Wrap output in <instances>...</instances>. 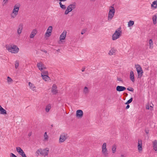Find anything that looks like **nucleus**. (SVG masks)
<instances>
[{
    "instance_id": "1",
    "label": "nucleus",
    "mask_w": 157,
    "mask_h": 157,
    "mask_svg": "<svg viewBox=\"0 0 157 157\" xmlns=\"http://www.w3.org/2000/svg\"><path fill=\"white\" fill-rule=\"evenodd\" d=\"M122 33L121 28L120 27L116 30L115 32L112 35V40H115L119 38L121 36Z\"/></svg>"
},
{
    "instance_id": "2",
    "label": "nucleus",
    "mask_w": 157,
    "mask_h": 157,
    "mask_svg": "<svg viewBox=\"0 0 157 157\" xmlns=\"http://www.w3.org/2000/svg\"><path fill=\"white\" fill-rule=\"evenodd\" d=\"M6 48L9 52L13 53H17L18 52L19 50L18 48L15 45L9 46L7 47Z\"/></svg>"
},
{
    "instance_id": "3",
    "label": "nucleus",
    "mask_w": 157,
    "mask_h": 157,
    "mask_svg": "<svg viewBox=\"0 0 157 157\" xmlns=\"http://www.w3.org/2000/svg\"><path fill=\"white\" fill-rule=\"evenodd\" d=\"M111 8L109 10L108 13V20H111L113 17L115 12V10L113 7L111 6Z\"/></svg>"
},
{
    "instance_id": "4",
    "label": "nucleus",
    "mask_w": 157,
    "mask_h": 157,
    "mask_svg": "<svg viewBox=\"0 0 157 157\" xmlns=\"http://www.w3.org/2000/svg\"><path fill=\"white\" fill-rule=\"evenodd\" d=\"M68 138L67 134L66 133H63L60 135L59 140V143L64 142Z\"/></svg>"
},
{
    "instance_id": "5",
    "label": "nucleus",
    "mask_w": 157,
    "mask_h": 157,
    "mask_svg": "<svg viewBox=\"0 0 157 157\" xmlns=\"http://www.w3.org/2000/svg\"><path fill=\"white\" fill-rule=\"evenodd\" d=\"M67 32L66 31H64L61 33L59 37V43L60 44V43L62 42V40L65 39L66 36Z\"/></svg>"
},
{
    "instance_id": "6",
    "label": "nucleus",
    "mask_w": 157,
    "mask_h": 157,
    "mask_svg": "<svg viewBox=\"0 0 157 157\" xmlns=\"http://www.w3.org/2000/svg\"><path fill=\"white\" fill-rule=\"evenodd\" d=\"M57 89V87L56 85L55 84H53L51 88V92L52 94L55 95L58 93Z\"/></svg>"
},
{
    "instance_id": "7",
    "label": "nucleus",
    "mask_w": 157,
    "mask_h": 157,
    "mask_svg": "<svg viewBox=\"0 0 157 157\" xmlns=\"http://www.w3.org/2000/svg\"><path fill=\"white\" fill-rule=\"evenodd\" d=\"M52 29V26H49L48 27L45 34L46 36L49 37L51 35Z\"/></svg>"
},
{
    "instance_id": "8",
    "label": "nucleus",
    "mask_w": 157,
    "mask_h": 157,
    "mask_svg": "<svg viewBox=\"0 0 157 157\" xmlns=\"http://www.w3.org/2000/svg\"><path fill=\"white\" fill-rule=\"evenodd\" d=\"M83 112L81 110H78L76 112V116L78 118H81L83 116Z\"/></svg>"
},
{
    "instance_id": "9",
    "label": "nucleus",
    "mask_w": 157,
    "mask_h": 157,
    "mask_svg": "<svg viewBox=\"0 0 157 157\" xmlns=\"http://www.w3.org/2000/svg\"><path fill=\"white\" fill-rule=\"evenodd\" d=\"M20 6V5L18 4L14 6L13 11V13H15L18 14Z\"/></svg>"
},
{
    "instance_id": "10",
    "label": "nucleus",
    "mask_w": 157,
    "mask_h": 157,
    "mask_svg": "<svg viewBox=\"0 0 157 157\" xmlns=\"http://www.w3.org/2000/svg\"><path fill=\"white\" fill-rule=\"evenodd\" d=\"M76 7L75 3H73V4H71L68 6L67 9L68 10L70 11L71 12L73 9H74Z\"/></svg>"
},
{
    "instance_id": "11",
    "label": "nucleus",
    "mask_w": 157,
    "mask_h": 157,
    "mask_svg": "<svg viewBox=\"0 0 157 157\" xmlns=\"http://www.w3.org/2000/svg\"><path fill=\"white\" fill-rule=\"evenodd\" d=\"M138 148L139 152L142 151V141L141 140H139L138 141Z\"/></svg>"
},
{
    "instance_id": "12",
    "label": "nucleus",
    "mask_w": 157,
    "mask_h": 157,
    "mask_svg": "<svg viewBox=\"0 0 157 157\" xmlns=\"http://www.w3.org/2000/svg\"><path fill=\"white\" fill-rule=\"evenodd\" d=\"M23 29V25L22 23H20L18 26L17 30V33L18 34L20 35Z\"/></svg>"
},
{
    "instance_id": "13",
    "label": "nucleus",
    "mask_w": 157,
    "mask_h": 157,
    "mask_svg": "<svg viewBox=\"0 0 157 157\" xmlns=\"http://www.w3.org/2000/svg\"><path fill=\"white\" fill-rule=\"evenodd\" d=\"M126 89V88L123 86H117L116 87V90L117 91L120 92L123 91Z\"/></svg>"
},
{
    "instance_id": "14",
    "label": "nucleus",
    "mask_w": 157,
    "mask_h": 157,
    "mask_svg": "<svg viewBox=\"0 0 157 157\" xmlns=\"http://www.w3.org/2000/svg\"><path fill=\"white\" fill-rule=\"evenodd\" d=\"M138 75V78H141V77H142L144 72L143 71L142 69H136Z\"/></svg>"
},
{
    "instance_id": "15",
    "label": "nucleus",
    "mask_w": 157,
    "mask_h": 157,
    "mask_svg": "<svg viewBox=\"0 0 157 157\" xmlns=\"http://www.w3.org/2000/svg\"><path fill=\"white\" fill-rule=\"evenodd\" d=\"M152 147L153 149L155 151H157V141L155 140L152 142Z\"/></svg>"
},
{
    "instance_id": "16",
    "label": "nucleus",
    "mask_w": 157,
    "mask_h": 157,
    "mask_svg": "<svg viewBox=\"0 0 157 157\" xmlns=\"http://www.w3.org/2000/svg\"><path fill=\"white\" fill-rule=\"evenodd\" d=\"M37 31L36 29H34L32 30V31L31 32V33L30 34V37L31 38H33L36 34L37 33Z\"/></svg>"
},
{
    "instance_id": "17",
    "label": "nucleus",
    "mask_w": 157,
    "mask_h": 157,
    "mask_svg": "<svg viewBox=\"0 0 157 157\" xmlns=\"http://www.w3.org/2000/svg\"><path fill=\"white\" fill-rule=\"evenodd\" d=\"M49 149L48 148H46L43 149V155L44 156H47L48 155Z\"/></svg>"
},
{
    "instance_id": "18",
    "label": "nucleus",
    "mask_w": 157,
    "mask_h": 157,
    "mask_svg": "<svg viewBox=\"0 0 157 157\" xmlns=\"http://www.w3.org/2000/svg\"><path fill=\"white\" fill-rule=\"evenodd\" d=\"M130 78L132 82H134L135 79L134 74L133 72L132 71H131L130 72Z\"/></svg>"
},
{
    "instance_id": "19",
    "label": "nucleus",
    "mask_w": 157,
    "mask_h": 157,
    "mask_svg": "<svg viewBox=\"0 0 157 157\" xmlns=\"http://www.w3.org/2000/svg\"><path fill=\"white\" fill-rule=\"evenodd\" d=\"M29 86L30 88L33 91H35L36 89V87L34 86V85L31 82L29 83Z\"/></svg>"
},
{
    "instance_id": "20",
    "label": "nucleus",
    "mask_w": 157,
    "mask_h": 157,
    "mask_svg": "<svg viewBox=\"0 0 157 157\" xmlns=\"http://www.w3.org/2000/svg\"><path fill=\"white\" fill-rule=\"evenodd\" d=\"M37 67L38 69H46V68L42 63H38L37 64Z\"/></svg>"
},
{
    "instance_id": "21",
    "label": "nucleus",
    "mask_w": 157,
    "mask_h": 157,
    "mask_svg": "<svg viewBox=\"0 0 157 157\" xmlns=\"http://www.w3.org/2000/svg\"><path fill=\"white\" fill-rule=\"evenodd\" d=\"M39 153H40V155H43V149L41 148H40L36 151V153L37 156H38L39 155Z\"/></svg>"
},
{
    "instance_id": "22",
    "label": "nucleus",
    "mask_w": 157,
    "mask_h": 157,
    "mask_svg": "<svg viewBox=\"0 0 157 157\" xmlns=\"http://www.w3.org/2000/svg\"><path fill=\"white\" fill-rule=\"evenodd\" d=\"M0 113L2 114H7L6 111L0 105Z\"/></svg>"
},
{
    "instance_id": "23",
    "label": "nucleus",
    "mask_w": 157,
    "mask_h": 157,
    "mask_svg": "<svg viewBox=\"0 0 157 157\" xmlns=\"http://www.w3.org/2000/svg\"><path fill=\"white\" fill-rule=\"evenodd\" d=\"M102 152L103 155L105 157H107L108 155V152L107 149H103L102 150Z\"/></svg>"
},
{
    "instance_id": "24",
    "label": "nucleus",
    "mask_w": 157,
    "mask_h": 157,
    "mask_svg": "<svg viewBox=\"0 0 157 157\" xmlns=\"http://www.w3.org/2000/svg\"><path fill=\"white\" fill-rule=\"evenodd\" d=\"M116 50L114 48H112L109 52V54L110 56L114 55L116 52Z\"/></svg>"
},
{
    "instance_id": "25",
    "label": "nucleus",
    "mask_w": 157,
    "mask_h": 157,
    "mask_svg": "<svg viewBox=\"0 0 157 157\" xmlns=\"http://www.w3.org/2000/svg\"><path fill=\"white\" fill-rule=\"evenodd\" d=\"M151 6L152 7H153L155 8H157V0L154 1L152 2L151 5Z\"/></svg>"
},
{
    "instance_id": "26",
    "label": "nucleus",
    "mask_w": 157,
    "mask_h": 157,
    "mask_svg": "<svg viewBox=\"0 0 157 157\" xmlns=\"http://www.w3.org/2000/svg\"><path fill=\"white\" fill-rule=\"evenodd\" d=\"M41 71V75H48V71H44V69H40Z\"/></svg>"
},
{
    "instance_id": "27",
    "label": "nucleus",
    "mask_w": 157,
    "mask_h": 157,
    "mask_svg": "<svg viewBox=\"0 0 157 157\" xmlns=\"http://www.w3.org/2000/svg\"><path fill=\"white\" fill-rule=\"evenodd\" d=\"M83 93L85 94H88L89 91L88 88L86 87H85L83 90Z\"/></svg>"
},
{
    "instance_id": "28",
    "label": "nucleus",
    "mask_w": 157,
    "mask_h": 157,
    "mask_svg": "<svg viewBox=\"0 0 157 157\" xmlns=\"http://www.w3.org/2000/svg\"><path fill=\"white\" fill-rule=\"evenodd\" d=\"M41 76L43 78V79L46 81L49 79V77L48 76V75H42Z\"/></svg>"
},
{
    "instance_id": "29",
    "label": "nucleus",
    "mask_w": 157,
    "mask_h": 157,
    "mask_svg": "<svg viewBox=\"0 0 157 157\" xmlns=\"http://www.w3.org/2000/svg\"><path fill=\"white\" fill-rule=\"evenodd\" d=\"M157 16L156 15L153 16L152 17L153 23L155 25L156 23Z\"/></svg>"
},
{
    "instance_id": "30",
    "label": "nucleus",
    "mask_w": 157,
    "mask_h": 157,
    "mask_svg": "<svg viewBox=\"0 0 157 157\" xmlns=\"http://www.w3.org/2000/svg\"><path fill=\"white\" fill-rule=\"evenodd\" d=\"M16 149L17 151L19 154L23 151V150L20 147H16Z\"/></svg>"
},
{
    "instance_id": "31",
    "label": "nucleus",
    "mask_w": 157,
    "mask_h": 157,
    "mask_svg": "<svg viewBox=\"0 0 157 157\" xmlns=\"http://www.w3.org/2000/svg\"><path fill=\"white\" fill-rule=\"evenodd\" d=\"M60 7L62 9L65 10L66 9V6L65 5H63L61 2H59V3Z\"/></svg>"
},
{
    "instance_id": "32",
    "label": "nucleus",
    "mask_w": 157,
    "mask_h": 157,
    "mask_svg": "<svg viewBox=\"0 0 157 157\" xmlns=\"http://www.w3.org/2000/svg\"><path fill=\"white\" fill-rule=\"evenodd\" d=\"M149 44L150 48H152L153 47L152 46L153 45V41L151 39H150L149 40Z\"/></svg>"
},
{
    "instance_id": "33",
    "label": "nucleus",
    "mask_w": 157,
    "mask_h": 157,
    "mask_svg": "<svg viewBox=\"0 0 157 157\" xmlns=\"http://www.w3.org/2000/svg\"><path fill=\"white\" fill-rule=\"evenodd\" d=\"M51 108V106L50 105H47L45 108V110L47 112H48Z\"/></svg>"
},
{
    "instance_id": "34",
    "label": "nucleus",
    "mask_w": 157,
    "mask_h": 157,
    "mask_svg": "<svg viewBox=\"0 0 157 157\" xmlns=\"http://www.w3.org/2000/svg\"><path fill=\"white\" fill-rule=\"evenodd\" d=\"M134 24V21H130L128 22V27H130L133 25Z\"/></svg>"
},
{
    "instance_id": "35",
    "label": "nucleus",
    "mask_w": 157,
    "mask_h": 157,
    "mask_svg": "<svg viewBox=\"0 0 157 157\" xmlns=\"http://www.w3.org/2000/svg\"><path fill=\"white\" fill-rule=\"evenodd\" d=\"M44 141L47 140L48 139V136L47 135V132H45L44 135Z\"/></svg>"
},
{
    "instance_id": "36",
    "label": "nucleus",
    "mask_w": 157,
    "mask_h": 157,
    "mask_svg": "<svg viewBox=\"0 0 157 157\" xmlns=\"http://www.w3.org/2000/svg\"><path fill=\"white\" fill-rule=\"evenodd\" d=\"M116 146L115 145H113L112 146V152L113 153H114L115 152H116Z\"/></svg>"
},
{
    "instance_id": "37",
    "label": "nucleus",
    "mask_w": 157,
    "mask_h": 157,
    "mask_svg": "<svg viewBox=\"0 0 157 157\" xmlns=\"http://www.w3.org/2000/svg\"><path fill=\"white\" fill-rule=\"evenodd\" d=\"M19 154L21 155L22 157H27L23 151H22Z\"/></svg>"
},
{
    "instance_id": "38",
    "label": "nucleus",
    "mask_w": 157,
    "mask_h": 157,
    "mask_svg": "<svg viewBox=\"0 0 157 157\" xmlns=\"http://www.w3.org/2000/svg\"><path fill=\"white\" fill-rule=\"evenodd\" d=\"M17 15V14L15 13H12L11 14V17L12 18H14L15 17H16Z\"/></svg>"
},
{
    "instance_id": "39",
    "label": "nucleus",
    "mask_w": 157,
    "mask_h": 157,
    "mask_svg": "<svg viewBox=\"0 0 157 157\" xmlns=\"http://www.w3.org/2000/svg\"><path fill=\"white\" fill-rule=\"evenodd\" d=\"M132 101V98H131L129 100H128L127 102L125 103L126 104H128L131 103Z\"/></svg>"
},
{
    "instance_id": "40",
    "label": "nucleus",
    "mask_w": 157,
    "mask_h": 157,
    "mask_svg": "<svg viewBox=\"0 0 157 157\" xmlns=\"http://www.w3.org/2000/svg\"><path fill=\"white\" fill-rule=\"evenodd\" d=\"M106 149V143H104L103 144L102 146V149Z\"/></svg>"
},
{
    "instance_id": "41",
    "label": "nucleus",
    "mask_w": 157,
    "mask_h": 157,
    "mask_svg": "<svg viewBox=\"0 0 157 157\" xmlns=\"http://www.w3.org/2000/svg\"><path fill=\"white\" fill-rule=\"evenodd\" d=\"M7 79L8 82H10L12 81V79L9 76L7 77Z\"/></svg>"
},
{
    "instance_id": "42",
    "label": "nucleus",
    "mask_w": 157,
    "mask_h": 157,
    "mask_svg": "<svg viewBox=\"0 0 157 157\" xmlns=\"http://www.w3.org/2000/svg\"><path fill=\"white\" fill-rule=\"evenodd\" d=\"M127 90L133 92L134 91V89L132 87H128L127 88Z\"/></svg>"
},
{
    "instance_id": "43",
    "label": "nucleus",
    "mask_w": 157,
    "mask_h": 157,
    "mask_svg": "<svg viewBox=\"0 0 157 157\" xmlns=\"http://www.w3.org/2000/svg\"><path fill=\"white\" fill-rule=\"evenodd\" d=\"M15 65L16 68H17L19 66V63L18 61H16L15 62Z\"/></svg>"
},
{
    "instance_id": "44",
    "label": "nucleus",
    "mask_w": 157,
    "mask_h": 157,
    "mask_svg": "<svg viewBox=\"0 0 157 157\" xmlns=\"http://www.w3.org/2000/svg\"><path fill=\"white\" fill-rule=\"evenodd\" d=\"M117 81H119V82H121L122 83H123V80H122V78H121L117 77Z\"/></svg>"
},
{
    "instance_id": "45",
    "label": "nucleus",
    "mask_w": 157,
    "mask_h": 157,
    "mask_svg": "<svg viewBox=\"0 0 157 157\" xmlns=\"http://www.w3.org/2000/svg\"><path fill=\"white\" fill-rule=\"evenodd\" d=\"M8 0H4L2 3V5L4 6L8 2Z\"/></svg>"
},
{
    "instance_id": "46",
    "label": "nucleus",
    "mask_w": 157,
    "mask_h": 157,
    "mask_svg": "<svg viewBox=\"0 0 157 157\" xmlns=\"http://www.w3.org/2000/svg\"><path fill=\"white\" fill-rule=\"evenodd\" d=\"M135 67L136 68V69H142L140 66L138 64L136 65Z\"/></svg>"
},
{
    "instance_id": "47",
    "label": "nucleus",
    "mask_w": 157,
    "mask_h": 157,
    "mask_svg": "<svg viewBox=\"0 0 157 157\" xmlns=\"http://www.w3.org/2000/svg\"><path fill=\"white\" fill-rule=\"evenodd\" d=\"M70 12V11L68 10L67 9L65 11L64 14L66 15L67 14Z\"/></svg>"
},
{
    "instance_id": "48",
    "label": "nucleus",
    "mask_w": 157,
    "mask_h": 157,
    "mask_svg": "<svg viewBox=\"0 0 157 157\" xmlns=\"http://www.w3.org/2000/svg\"><path fill=\"white\" fill-rule=\"evenodd\" d=\"M10 157H17V156L16 155H15L14 154H13V153H10Z\"/></svg>"
},
{
    "instance_id": "49",
    "label": "nucleus",
    "mask_w": 157,
    "mask_h": 157,
    "mask_svg": "<svg viewBox=\"0 0 157 157\" xmlns=\"http://www.w3.org/2000/svg\"><path fill=\"white\" fill-rule=\"evenodd\" d=\"M86 31V30L85 29H83L81 32V34H84Z\"/></svg>"
},
{
    "instance_id": "50",
    "label": "nucleus",
    "mask_w": 157,
    "mask_h": 157,
    "mask_svg": "<svg viewBox=\"0 0 157 157\" xmlns=\"http://www.w3.org/2000/svg\"><path fill=\"white\" fill-rule=\"evenodd\" d=\"M146 109H149V105H146Z\"/></svg>"
},
{
    "instance_id": "51",
    "label": "nucleus",
    "mask_w": 157,
    "mask_h": 157,
    "mask_svg": "<svg viewBox=\"0 0 157 157\" xmlns=\"http://www.w3.org/2000/svg\"><path fill=\"white\" fill-rule=\"evenodd\" d=\"M129 107H130L129 105H127L126 107V109H128L129 108Z\"/></svg>"
},
{
    "instance_id": "52",
    "label": "nucleus",
    "mask_w": 157,
    "mask_h": 157,
    "mask_svg": "<svg viewBox=\"0 0 157 157\" xmlns=\"http://www.w3.org/2000/svg\"><path fill=\"white\" fill-rule=\"evenodd\" d=\"M32 134V132H31L29 133L28 136L29 137L31 136Z\"/></svg>"
},
{
    "instance_id": "53",
    "label": "nucleus",
    "mask_w": 157,
    "mask_h": 157,
    "mask_svg": "<svg viewBox=\"0 0 157 157\" xmlns=\"http://www.w3.org/2000/svg\"><path fill=\"white\" fill-rule=\"evenodd\" d=\"M126 155H121V157H126Z\"/></svg>"
},
{
    "instance_id": "54",
    "label": "nucleus",
    "mask_w": 157,
    "mask_h": 157,
    "mask_svg": "<svg viewBox=\"0 0 157 157\" xmlns=\"http://www.w3.org/2000/svg\"><path fill=\"white\" fill-rule=\"evenodd\" d=\"M59 1H60V2H65V1H66L67 0H59Z\"/></svg>"
},
{
    "instance_id": "55",
    "label": "nucleus",
    "mask_w": 157,
    "mask_h": 157,
    "mask_svg": "<svg viewBox=\"0 0 157 157\" xmlns=\"http://www.w3.org/2000/svg\"><path fill=\"white\" fill-rule=\"evenodd\" d=\"M145 132L147 134H148L149 133V130H145Z\"/></svg>"
},
{
    "instance_id": "56",
    "label": "nucleus",
    "mask_w": 157,
    "mask_h": 157,
    "mask_svg": "<svg viewBox=\"0 0 157 157\" xmlns=\"http://www.w3.org/2000/svg\"><path fill=\"white\" fill-rule=\"evenodd\" d=\"M82 72L84 71V69H82Z\"/></svg>"
},
{
    "instance_id": "57",
    "label": "nucleus",
    "mask_w": 157,
    "mask_h": 157,
    "mask_svg": "<svg viewBox=\"0 0 157 157\" xmlns=\"http://www.w3.org/2000/svg\"><path fill=\"white\" fill-rule=\"evenodd\" d=\"M96 0H91V1L94 2Z\"/></svg>"
},
{
    "instance_id": "58",
    "label": "nucleus",
    "mask_w": 157,
    "mask_h": 157,
    "mask_svg": "<svg viewBox=\"0 0 157 157\" xmlns=\"http://www.w3.org/2000/svg\"><path fill=\"white\" fill-rule=\"evenodd\" d=\"M44 52H45V53H47V51H44Z\"/></svg>"
},
{
    "instance_id": "59",
    "label": "nucleus",
    "mask_w": 157,
    "mask_h": 157,
    "mask_svg": "<svg viewBox=\"0 0 157 157\" xmlns=\"http://www.w3.org/2000/svg\"><path fill=\"white\" fill-rule=\"evenodd\" d=\"M150 107H151L152 108V106H150Z\"/></svg>"
},
{
    "instance_id": "60",
    "label": "nucleus",
    "mask_w": 157,
    "mask_h": 157,
    "mask_svg": "<svg viewBox=\"0 0 157 157\" xmlns=\"http://www.w3.org/2000/svg\"><path fill=\"white\" fill-rule=\"evenodd\" d=\"M59 50H60L59 49H58V50H57V51H59Z\"/></svg>"
}]
</instances>
